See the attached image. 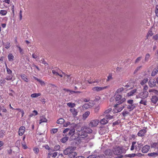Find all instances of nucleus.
I'll list each match as a JSON object with an SVG mask.
<instances>
[{
  "label": "nucleus",
  "mask_w": 158,
  "mask_h": 158,
  "mask_svg": "<svg viewBox=\"0 0 158 158\" xmlns=\"http://www.w3.org/2000/svg\"><path fill=\"white\" fill-rule=\"evenodd\" d=\"M59 69H57L56 70H52V73L54 76L57 77L59 76V77H57L58 78L63 77V78H66L67 79H69V78L71 79L72 78H74L72 74L67 75L60 70L59 72Z\"/></svg>",
  "instance_id": "nucleus-1"
},
{
  "label": "nucleus",
  "mask_w": 158,
  "mask_h": 158,
  "mask_svg": "<svg viewBox=\"0 0 158 158\" xmlns=\"http://www.w3.org/2000/svg\"><path fill=\"white\" fill-rule=\"evenodd\" d=\"M79 135H80V138L81 140L83 139L85 142H88L90 139L94 138V136L90 138L85 131H82L80 132Z\"/></svg>",
  "instance_id": "nucleus-2"
},
{
  "label": "nucleus",
  "mask_w": 158,
  "mask_h": 158,
  "mask_svg": "<svg viewBox=\"0 0 158 158\" xmlns=\"http://www.w3.org/2000/svg\"><path fill=\"white\" fill-rule=\"evenodd\" d=\"M113 116H111L110 114L107 115H106L105 118H104L100 120V124L102 125H104L106 124L108 122V119H111L113 118Z\"/></svg>",
  "instance_id": "nucleus-3"
},
{
  "label": "nucleus",
  "mask_w": 158,
  "mask_h": 158,
  "mask_svg": "<svg viewBox=\"0 0 158 158\" xmlns=\"http://www.w3.org/2000/svg\"><path fill=\"white\" fill-rule=\"evenodd\" d=\"M115 100L116 101H118L117 103L120 104L125 101L126 99L125 98H122L121 95L117 94L115 97Z\"/></svg>",
  "instance_id": "nucleus-4"
},
{
  "label": "nucleus",
  "mask_w": 158,
  "mask_h": 158,
  "mask_svg": "<svg viewBox=\"0 0 158 158\" xmlns=\"http://www.w3.org/2000/svg\"><path fill=\"white\" fill-rule=\"evenodd\" d=\"M118 103H117L114 106V108L113 110L114 113H117L120 112L124 108V106L121 105V106Z\"/></svg>",
  "instance_id": "nucleus-5"
},
{
  "label": "nucleus",
  "mask_w": 158,
  "mask_h": 158,
  "mask_svg": "<svg viewBox=\"0 0 158 158\" xmlns=\"http://www.w3.org/2000/svg\"><path fill=\"white\" fill-rule=\"evenodd\" d=\"M99 120L98 119H95L91 121L89 124V126L91 127H96L99 123Z\"/></svg>",
  "instance_id": "nucleus-6"
},
{
  "label": "nucleus",
  "mask_w": 158,
  "mask_h": 158,
  "mask_svg": "<svg viewBox=\"0 0 158 158\" xmlns=\"http://www.w3.org/2000/svg\"><path fill=\"white\" fill-rule=\"evenodd\" d=\"M113 152L116 155H119L123 153L122 148L119 147L115 148L114 149Z\"/></svg>",
  "instance_id": "nucleus-7"
},
{
  "label": "nucleus",
  "mask_w": 158,
  "mask_h": 158,
  "mask_svg": "<svg viewBox=\"0 0 158 158\" xmlns=\"http://www.w3.org/2000/svg\"><path fill=\"white\" fill-rule=\"evenodd\" d=\"M148 93L146 91H144L143 92L140 93L139 95V98L145 99L148 96Z\"/></svg>",
  "instance_id": "nucleus-8"
},
{
  "label": "nucleus",
  "mask_w": 158,
  "mask_h": 158,
  "mask_svg": "<svg viewBox=\"0 0 158 158\" xmlns=\"http://www.w3.org/2000/svg\"><path fill=\"white\" fill-rule=\"evenodd\" d=\"M156 82L158 83V80H149L148 84L150 87H152L156 86Z\"/></svg>",
  "instance_id": "nucleus-9"
},
{
  "label": "nucleus",
  "mask_w": 158,
  "mask_h": 158,
  "mask_svg": "<svg viewBox=\"0 0 158 158\" xmlns=\"http://www.w3.org/2000/svg\"><path fill=\"white\" fill-rule=\"evenodd\" d=\"M25 130V128L23 126H21L19 128L18 133L19 136H22L24 134Z\"/></svg>",
  "instance_id": "nucleus-10"
},
{
  "label": "nucleus",
  "mask_w": 158,
  "mask_h": 158,
  "mask_svg": "<svg viewBox=\"0 0 158 158\" xmlns=\"http://www.w3.org/2000/svg\"><path fill=\"white\" fill-rule=\"evenodd\" d=\"M147 131L146 129H143L140 130L137 133L138 136L143 137L144 136L145 134L147 133Z\"/></svg>",
  "instance_id": "nucleus-11"
},
{
  "label": "nucleus",
  "mask_w": 158,
  "mask_h": 158,
  "mask_svg": "<svg viewBox=\"0 0 158 158\" xmlns=\"http://www.w3.org/2000/svg\"><path fill=\"white\" fill-rule=\"evenodd\" d=\"M73 149V147H70L67 148L64 150L63 152L64 154L65 155H68L69 156L70 155V153L72 151V149Z\"/></svg>",
  "instance_id": "nucleus-12"
},
{
  "label": "nucleus",
  "mask_w": 158,
  "mask_h": 158,
  "mask_svg": "<svg viewBox=\"0 0 158 158\" xmlns=\"http://www.w3.org/2000/svg\"><path fill=\"white\" fill-rule=\"evenodd\" d=\"M150 148V146L149 145H146L143 146L142 149V152L143 153H147Z\"/></svg>",
  "instance_id": "nucleus-13"
},
{
  "label": "nucleus",
  "mask_w": 158,
  "mask_h": 158,
  "mask_svg": "<svg viewBox=\"0 0 158 158\" xmlns=\"http://www.w3.org/2000/svg\"><path fill=\"white\" fill-rule=\"evenodd\" d=\"M69 111L72 113L74 117H75L77 115L78 111L77 109L74 108H70Z\"/></svg>",
  "instance_id": "nucleus-14"
},
{
  "label": "nucleus",
  "mask_w": 158,
  "mask_h": 158,
  "mask_svg": "<svg viewBox=\"0 0 158 158\" xmlns=\"http://www.w3.org/2000/svg\"><path fill=\"white\" fill-rule=\"evenodd\" d=\"M106 87H94L92 89L94 91H99L106 89Z\"/></svg>",
  "instance_id": "nucleus-15"
},
{
  "label": "nucleus",
  "mask_w": 158,
  "mask_h": 158,
  "mask_svg": "<svg viewBox=\"0 0 158 158\" xmlns=\"http://www.w3.org/2000/svg\"><path fill=\"white\" fill-rule=\"evenodd\" d=\"M151 101L152 103L156 104L158 102V97L156 95L153 96L151 98Z\"/></svg>",
  "instance_id": "nucleus-16"
},
{
  "label": "nucleus",
  "mask_w": 158,
  "mask_h": 158,
  "mask_svg": "<svg viewBox=\"0 0 158 158\" xmlns=\"http://www.w3.org/2000/svg\"><path fill=\"white\" fill-rule=\"evenodd\" d=\"M74 150V148L73 147V149L72 150V151L70 153V155L69 156L70 158H73L76 156L77 153L76 152L73 151Z\"/></svg>",
  "instance_id": "nucleus-17"
},
{
  "label": "nucleus",
  "mask_w": 158,
  "mask_h": 158,
  "mask_svg": "<svg viewBox=\"0 0 158 158\" xmlns=\"http://www.w3.org/2000/svg\"><path fill=\"white\" fill-rule=\"evenodd\" d=\"M141 145L140 144L136 143L135 144V149L137 151H138L140 150L141 148Z\"/></svg>",
  "instance_id": "nucleus-18"
},
{
  "label": "nucleus",
  "mask_w": 158,
  "mask_h": 158,
  "mask_svg": "<svg viewBox=\"0 0 158 158\" xmlns=\"http://www.w3.org/2000/svg\"><path fill=\"white\" fill-rule=\"evenodd\" d=\"M137 91V89H133L130 91L129 92H128L127 94V96H130L132 95H133V94L135 93Z\"/></svg>",
  "instance_id": "nucleus-19"
},
{
  "label": "nucleus",
  "mask_w": 158,
  "mask_h": 158,
  "mask_svg": "<svg viewBox=\"0 0 158 158\" xmlns=\"http://www.w3.org/2000/svg\"><path fill=\"white\" fill-rule=\"evenodd\" d=\"M69 130V131L68 133V135L72 136L75 134V129L74 128H72L71 129H70V130Z\"/></svg>",
  "instance_id": "nucleus-20"
},
{
  "label": "nucleus",
  "mask_w": 158,
  "mask_h": 158,
  "mask_svg": "<svg viewBox=\"0 0 158 158\" xmlns=\"http://www.w3.org/2000/svg\"><path fill=\"white\" fill-rule=\"evenodd\" d=\"M158 72V66H157L153 69V71L152 73V76H155Z\"/></svg>",
  "instance_id": "nucleus-21"
},
{
  "label": "nucleus",
  "mask_w": 158,
  "mask_h": 158,
  "mask_svg": "<svg viewBox=\"0 0 158 158\" xmlns=\"http://www.w3.org/2000/svg\"><path fill=\"white\" fill-rule=\"evenodd\" d=\"M106 158H111L112 156L109 151L106 150L105 151Z\"/></svg>",
  "instance_id": "nucleus-22"
},
{
  "label": "nucleus",
  "mask_w": 158,
  "mask_h": 158,
  "mask_svg": "<svg viewBox=\"0 0 158 158\" xmlns=\"http://www.w3.org/2000/svg\"><path fill=\"white\" fill-rule=\"evenodd\" d=\"M90 114V113L89 111H87L85 113H84L82 115L83 118V119H85L87 118L88 116H89Z\"/></svg>",
  "instance_id": "nucleus-23"
},
{
  "label": "nucleus",
  "mask_w": 158,
  "mask_h": 158,
  "mask_svg": "<svg viewBox=\"0 0 158 158\" xmlns=\"http://www.w3.org/2000/svg\"><path fill=\"white\" fill-rule=\"evenodd\" d=\"M92 105L91 104L90 102L87 103L83 105V107L85 109H88L90 107H91Z\"/></svg>",
  "instance_id": "nucleus-24"
},
{
  "label": "nucleus",
  "mask_w": 158,
  "mask_h": 158,
  "mask_svg": "<svg viewBox=\"0 0 158 158\" xmlns=\"http://www.w3.org/2000/svg\"><path fill=\"white\" fill-rule=\"evenodd\" d=\"M41 93H35L32 94L31 95V96L32 98H35L37 97H39V96H41Z\"/></svg>",
  "instance_id": "nucleus-25"
},
{
  "label": "nucleus",
  "mask_w": 158,
  "mask_h": 158,
  "mask_svg": "<svg viewBox=\"0 0 158 158\" xmlns=\"http://www.w3.org/2000/svg\"><path fill=\"white\" fill-rule=\"evenodd\" d=\"M38 114L37 111L36 110H34L32 111V113L30 114L29 116L30 117H32L33 116H36Z\"/></svg>",
  "instance_id": "nucleus-26"
},
{
  "label": "nucleus",
  "mask_w": 158,
  "mask_h": 158,
  "mask_svg": "<svg viewBox=\"0 0 158 158\" xmlns=\"http://www.w3.org/2000/svg\"><path fill=\"white\" fill-rule=\"evenodd\" d=\"M64 90L66 91L67 92L69 91L70 93L69 94H72L73 93H80V91H75L72 90H70L68 89H67L65 88H64L63 89Z\"/></svg>",
  "instance_id": "nucleus-27"
},
{
  "label": "nucleus",
  "mask_w": 158,
  "mask_h": 158,
  "mask_svg": "<svg viewBox=\"0 0 158 158\" xmlns=\"http://www.w3.org/2000/svg\"><path fill=\"white\" fill-rule=\"evenodd\" d=\"M47 120L45 117H42L40 120V124H41L42 123L46 122H47Z\"/></svg>",
  "instance_id": "nucleus-28"
},
{
  "label": "nucleus",
  "mask_w": 158,
  "mask_h": 158,
  "mask_svg": "<svg viewBox=\"0 0 158 158\" xmlns=\"http://www.w3.org/2000/svg\"><path fill=\"white\" fill-rule=\"evenodd\" d=\"M67 105L71 108H73V107L75 106L76 105L75 103L72 102H69L67 103Z\"/></svg>",
  "instance_id": "nucleus-29"
},
{
  "label": "nucleus",
  "mask_w": 158,
  "mask_h": 158,
  "mask_svg": "<svg viewBox=\"0 0 158 158\" xmlns=\"http://www.w3.org/2000/svg\"><path fill=\"white\" fill-rule=\"evenodd\" d=\"M64 121V119L62 118L59 119L57 121V123L58 124H62Z\"/></svg>",
  "instance_id": "nucleus-30"
},
{
  "label": "nucleus",
  "mask_w": 158,
  "mask_h": 158,
  "mask_svg": "<svg viewBox=\"0 0 158 158\" xmlns=\"http://www.w3.org/2000/svg\"><path fill=\"white\" fill-rule=\"evenodd\" d=\"M150 57V55L149 53L146 54L144 59V62H143V63H144L145 62L148 61Z\"/></svg>",
  "instance_id": "nucleus-31"
},
{
  "label": "nucleus",
  "mask_w": 158,
  "mask_h": 158,
  "mask_svg": "<svg viewBox=\"0 0 158 158\" xmlns=\"http://www.w3.org/2000/svg\"><path fill=\"white\" fill-rule=\"evenodd\" d=\"M7 11L5 10H0V14L2 15H5L7 13Z\"/></svg>",
  "instance_id": "nucleus-32"
},
{
  "label": "nucleus",
  "mask_w": 158,
  "mask_h": 158,
  "mask_svg": "<svg viewBox=\"0 0 158 158\" xmlns=\"http://www.w3.org/2000/svg\"><path fill=\"white\" fill-rule=\"evenodd\" d=\"M68 137L66 136L62 138L61 139V141L62 142L64 143L68 140Z\"/></svg>",
  "instance_id": "nucleus-33"
},
{
  "label": "nucleus",
  "mask_w": 158,
  "mask_h": 158,
  "mask_svg": "<svg viewBox=\"0 0 158 158\" xmlns=\"http://www.w3.org/2000/svg\"><path fill=\"white\" fill-rule=\"evenodd\" d=\"M8 57L9 61H12L13 60L14 56L11 54H9Z\"/></svg>",
  "instance_id": "nucleus-34"
},
{
  "label": "nucleus",
  "mask_w": 158,
  "mask_h": 158,
  "mask_svg": "<svg viewBox=\"0 0 158 158\" xmlns=\"http://www.w3.org/2000/svg\"><path fill=\"white\" fill-rule=\"evenodd\" d=\"M147 101L146 100L142 99L140 102L139 103L142 104L144 106H146L147 105Z\"/></svg>",
  "instance_id": "nucleus-35"
},
{
  "label": "nucleus",
  "mask_w": 158,
  "mask_h": 158,
  "mask_svg": "<svg viewBox=\"0 0 158 158\" xmlns=\"http://www.w3.org/2000/svg\"><path fill=\"white\" fill-rule=\"evenodd\" d=\"M158 155L157 152H152L148 154V155L149 156H157Z\"/></svg>",
  "instance_id": "nucleus-36"
},
{
  "label": "nucleus",
  "mask_w": 158,
  "mask_h": 158,
  "mask_svg": "<svg viewBox=\"0 0 158 158\" xmlns=\"http://www.w3.org/2000/svg\"><path fill=\"white\" fill-rule=\"evenodd\" d=\"M5 131L3 130H1L0 131V137L2 138L5 135Z\"/></svg>",
  "instance_id": "nucleus-37"
},
{
  "label": "nucleus",
  "mask_w": 158,
  "mask_h": 158,
  "mask_svg": "<svg viewBox=\"0 0 158 158\" xmlns=\"http://www.w3.org/2000/svg\"><path fill=\"white\" fill-rule=\"evenodd\" d=\"M85 131L87 134V133L90 134L92 133L93 131L91 129L88 128L86 129Z\"/></svg>",
  "instance_id": "nucleus-38"
},
{
  "label": "nucleus",
  "mask_w": 158,
  "mask_h": 158,
  "mask_svg": "<svg viewBox=\"0 0 158 158\" xmlns=\"http://www.w3.org/2000/svg\"><path fill=\"white\" fill-rule=\"evenodd\" d=\"M136 144L135 142H133L132 143V145L131 148V150L132 151L135 148V144Z\"/></svg>",
  "instance_id": "nucleus-39"
},
{
  "label": "nucleus",
  "mask_w": 158,
  "mask_h": 158,
  "mask_svg": "<svg viewBox=\"0 0 158 158\" xmlns=\"http://www.w3.org/2000/svg\"><path fill=\"white\" fill-rule=\"evenodd\" d=\"M33 151L36 154H37L39 152V149L38 148L34 147L33 148Z\"/></svg>",
  "instance_id": "nucleus-40"
},
{
  "label": "nucleus",
  "mask_w": 158,
  "mask_h": 158,
  "mask_svg": "<svg viewBox=\"0 0 158 158\" xmlns=\"http://www.w3.org/2000/svg\"><path fill=\"white\" fill-rule=\"evenodd\" d=\"M16 47L18 48L21 54H23V50L21 48H20L18 45H17Z\"/></svg>",
  "instance_id": "nucleus-41"
},
{
  "label": "nucleus",
  "mask_w": 158,
  "mask_h": 158,
  "mask_svg": "<svg viewBox=\"0 0 158 158\" xmlns=\"http://www.w3.org/2000/svg\"><path fill=\"white\" fill-rule=\"evenodd\" d=\"M135 107V106L133 104H129L127 106V108L131 109V110H133Z\"/></svg>",
  "instance_id": "nucleus-42"
},
{
  "label": "nucleus",
  "mask_w": 158,
  "mask_h": 158,
  "mask_svg": "<svg viewBox=\"0 0 158 158\" xmlns=\"http://www.w3.org/2000/svg\"><path fill=\"white\" fill-rule=\"evenodd\" d=\"M60 148V146L59 145H55L54 148V151L58 150Z\"/></svg>",
  "instance_id": "nucleus-43"
},
{
  "label": "nucleus",
  "mask_w": 158,
  "mask_h": 158,
  "mask_svg": "<svg viewBox=\"0 0 158 158\" xmlns=\"http://www.w3.org/2000/svg\"><path fill=\"white\" fill-rule=\"evenodd\" d=\"M58 129L56 128H53L51 130V133L52 134H54L57 132Z\"/></svg>",
  "instance_id": "nucleus-44"
},
{
  "label": "nucleus",
  "mask_w": 158,
  "mask_h": 158,
  "mask_svg": "<svg viewBox=\"0 0 158 158\" xmlns=\"http://www.w3.org/2000/svg\"><path fill=\"white\" fill-rule=\"evenodd\" d=\"M88 82L89 84H92L95 82H97V81H96L95 80H88Z\"/></svg>",
  "instance_id": "nucleus-45"
},
{
  "label": "nucleus",
  "mask_w": 158,
  "mask_h": 158,
  "mask_svg": "<svg viewBox=\"0 0 158 158\" xmlns=\"http://www.w3.org/2000/svg\"><path fill=\"white\" fill-rule=\"evenodd\" d=\"M158 146V143H153L151 145L152 148H156Z\"/></svg>",
  "instance_id": "nucleus-46"
},
{
  "label": "nucleus",
  "mask_w": 158,
  "mask_h": 158,
  "mask_svg": "<svg viewBox=\"0 0 158 158\" xmlns=\"http://www.w3.org/2000/svg\"><path fill=\"white\" fill-rule=\"evenodd\" d=\"M10 43L7 42L5 44V47L6 48L8 49L10 48Z\"/></svg>",
  "instance_id": "nucleus-47"
},
{
  "label": "nucleus",
  "mask_w": 158,
  "mask_h": 158,
  "mask_svg": "<svg viewBox=\"0 0 158 158\" xmlns=\"http://www.w3.org/2000/svg\"><path fill=\"white\" fill-rule=\"evenodd\" d=\"M111 110L112 109L111 108H110L106 110L104 112V113L105 114H108L111 111Z\"/></svg>",
  "instance_id": "nucleus-48"
},
{
  "label": "nucleus",
  "mask_w": 158,
  "mask_h": 158,
  "mask_svg": "<svg viewBox=\"0 0 158 158\" xmlns=\"http://www.w3.org/2000/svg\"><path fill=\"white\" fill-rule=\"evenodd\" d=\"M142 58V56H140V57H138L135 60V63L136 64V63H138L139 62V61L141 60Z\"/></svg>",
  "instance_id": "nucleus-49"
},
{
  "label": "nucleus",
  "mask_w": 158,
  "mask_h": 158,
  "mask_svg": "<svg viewBox=\"0 0 158 158\" xmlns=\"http://www.w3.org/2000/svg\"><path fill=\"white\" fill-rule=\"evenodd\" d=\"M124 90L123 88H121L119 89H118L116 91V93H119L122 91H123Z\"/></svg>",
  "instance_id": "nucleus-50"
},
{
  "label": "nucleus",
  "mask_w": 158,
  "mask_h": 158,
  "mask_svg": "<svg viewBox=\"0 0 158 158\" xmlns=\"http://www.w3.org/2000/svg\"><path fill=\"white\" fill-rule=\"evenodd\" d=\"M142 67V66H140L139 67H138L136 69H135V71L134 72V74H135L136 73L138 72V71L140 69V68Z\"/></svg>",
  "instance_id": "nucleus-51"
},
{
  "label": "nucleus",
  "mask_w": 158,
  "mask_h": 158,
  "mask_svg": "<svg viewBox=\"0 0 158 158\" xmlns=\"http://www.w3.org/2000/svg\"><path fill=\"white\" fill-rule=\"evenodd\" d=\"M155 13L156 15L158 17V5H156V7Z\"/></svg>",
  "instance_id": "nucleus-52"
},
{
  "label": "nucleus",
  "mask_w": 158,
  "mask_h": 158,
  "mask_svg": "<svg viewBox=\"0 0 158 158\" xmlns=\"http://www.w3.org/2000/svg\"><path fill=\"white\" fill-rule=\"evenodd\" d=\"M100 109V107L99 106H97L95 108H94V111L95 113L98 112L99 110Z\"/></svg>",
  "instance_id": "nucleus-53"
},
{
  "label": "nucleus",
  "mask_w": 158,
  "mask_h": 158,
  "mask_svg": "<svg viewBox=\"0 0 158 158\" xmlns=\"http://www.w3.org/2000/svg\"><path fill=\"white\" fill-rule=\"evenodd\" d=\"M69 130H70V129L67 128L65 129L64 130L63 132V133H64V135L65 136H66L67 135V134H66V133H67V132H68V131H69Z\"/></svg>",
  "instance_id": "nucleus-54"
},
{
  "label": "nucleus",
  "mask_w": 158,
  "mask_h": 158,
  "mask_svg": "<svg viewBox=\"0 0 158 158\" xmlns=\"http://www.w3.org/2000/svg\"><path fill=\"white\" fill-rule=\"evenodd\" d=\"M38 81L41 85H45L44 82L41 80H37Z\"/></svg>",
  "instance_id": "nucleus-55"
},
{
  "label": "nucleus",
  "mask_w": 158,
  "mask_h": 158,
  "mask_svg": "<svg viewBox=\"0 0 158 158\" xmlns=\"http://www.w3.org/2000/svg\"><path fill=\"white\" fill-rule=\"evenodd\" d=\"M129 113V112L128 111H123L122 113V114L123 116H125L127 114H128Z\"/></svg>",
  "instance_id": "nucleus-56"
},
{
  "label": "nucleus",
  "mask_w": 158,
  "mask_h": 158,
  "mask_svg": "<svg viewBox=\"0 0 158 158\" xmlns=\"http://www.w3.org/2000/svg\"><path fill=\"white\" fill-rule=\"evenodd\" d=\"M70 122H66L64 124L63 126L64 127H67L68 126H69L70 124Z\"/></svg>",
  "instance_id": "nucleus-57"
},
{
  "label": "nucleus",
  "mask_w": 158,
  "mask_h": 158,
  "mask_svg": "<svg viewBox=\"0 0 158 158\" xmlns=\"http://www.w3.org/2000/svg\"><path fill=\"white\" fill-rule=\"evenodd\" d=\"M5 80H1L0 81V85L2 86L3 84L5 82Z\"/></svg>",
  "instance_id": "nucleus-58"
},
{
  "label": "nucleus",
  "mask_w": 158,
  "mask_h": 158,
  "mask_svg": "<svg viewBox=\"0 0 158 158\" xmlns=\"http://www.w3.org/2000/svg\"><path fill=\"white\" fill-rule=\"evenodd\" d=\"M135 156V154L133 153L131 154H128L127 156L129 157H132Z\"/></svg>",
  "instance_id": "nucleus-59"
},
{
  "label": "nucleus",
  "mask_w": 158,
  "mask_h": 158,
  "mask_svg": "<svg viewBox=\"0 0 158 158\" xmlns=\"http://www.w3.org/2000/svg\"><path fill=\"white\" fill-rule=\"evenodd\" d=\"M153 34V33L151 31H149L148 34L147 36H148L149 35L151 36Z\"/></svg>",
  "instance_id": "nucleus-60"
},
{
  "label": "nucleus",
  "mask_w": 158,
  "mask_h": 158,
  "mask_svg": "<svg viewBox=\"0 0 158 158\" xmlns=\"http://www.w3.org/2000/svg\"><path fill=\"white\" fill-rule=\"evenodd\" d=\"M52 157L53 158L55 157L57 155V152H54L52 154Z\"/></svg>",
  "instance_id": "nucleus-61"
},
{
  "label": "nucleus",
  "mask_w": 158,
  "mask_h": 158,
  "mask_svg": "<svg viewBox=\"0 0 158 158\" xmlns=\"http://www.w3.org/2000/svg\"><path fill=\"white\" fill-rule=\"evenodd\" d=\"M133 101L132 100H129L127 101V102L129 104H133Z\"/></svg>",
  "instance_id": "nucleus-62"
},
{
  "label": "nucleus",
  "mask_w": 158,
  "mask_h": 158,
  "mask_svg": "<svg viewBox=\"0 0 158 158\" xmlns=\"http://www.w3.org/2000/svg\"><path fill=\"white\" fill-rule=\"evenodd\" d=\"M32 57L35 59L37 58L38 56L37 53H36V54H33L32 55Z\"/></svg>",
  "instance_id": "nucleus-63"
},
{
  "label": "nucleus",
  "mask_w": 158,
  "mask_h": 158,
  "mask_svg": "<svg viewBox=\"0 0 158 158\" xmlns=\"http://www.w3.org/2000/svg\"><path fill=\"white\" fill-rule=\"evenodd\" d=\"M6 70H7V73L9 74H10L11 73H12V71H11L10 69H9V68H7L6 69Z\"/></svg>",
  "instance_id": "nucleus-64"
}]
</instances>
